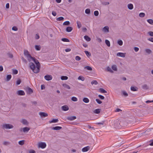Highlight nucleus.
Wrapping results in <instances>:
<instances>
[{"instance_id":"1","label":"nucleus","mask_w":153,"mask_h":153,"mask_svg":"<svg viewBox=\"0 0 153 153\" xmlns=\"http://www.w3.org/2000/svg\"><path fill=\"white\" fill-rule=\"evenodd\" d=\"M31 60L34 61L36 65V67L33 63L30 62L29 64L30 68L34 73L36 74L38 73L39 72L40 70V63L38 61V60L34 57H32V58H30V61Z\"/></svg>"},{"instance_id":"2","label":"nucleus","mask_w":153,"mask_h":153,"mask_svg":"<svg viewBox=\"0 0 153 153\" xmlns=\"http://www.w3.org/2000/svg\"><path fill=\"white\" fill-rule=\"evenodd\" d=\"M24 54L25 56H26L28 61L29 62L30 61V58H32V56L29 53L28 51L26 50L24 51Z\"/></svg>"},{"instance_id":"3","label":"nucleus","mask_w":153,"mask_h":153,"mask_svg":"<svg viewBox=\"0 0 153 153\" xmlns=\"http://www.w3.org/2000/svg\"><path fill=\"white\" fill-rule=\"evenodd\" d=\"M38 146L39 148H41L42 149H44L46 147V145L45 143L41 142L38 143Z\"/></svg>"},{"instance_id":"4","label":"nucleus","mask_w":153,"mask_h":153,"mask_svg":"<svg viewBox=\"0 0 153 153\" xmlns=\"http://www.w3.org/2000/svg\"><path fill=\"white\" fill-rule=\"evenodd\" d=\"M25 90L27 93L29 94H31L33 92V90L29 87L26 88Z\"/></svg>"},{"instance_id":"5","label":"nucleus","mask_w":153,"mask_h":153,"mask_svg":"<svg viewBox=\"0 0 153 153\" xmlns=\"http://www.w3.org/2000/svg\"><path fill=\"white\" fill-rule=\"evenodd\" d=\"M45 79L47 81L51 80L52 79V76L50 75H47L44 76Z\"/></svg>"},{"instance_id":"6","label":"nucleus","mask_w":153,"mask_h":153,"mask_svg":"<svg viewBox=\"0 0 153 153\" xmlns=\"http://www.w3.org/2000/svg\"><path fill=\"white\" fill-rule=\"evenodd\" d=\"M126 53L119 52L117 54V56H120L122 57H124L125 56Z\"/></svg>"},{"instance_id":"7","label":"nucleus","mask_w":153,"mask_h":153,"mask_svg":"<svg viewBox=\"0 0 153 153\" xmlns=\"http://www.w3.org/2000/svg\"><path fill=\"white\" fill-rule=\"evenodd\" d=\"M90 149V147L88 146L83 148L82 150L83 152H85L88 151Z\"/></svg>"},{"instance_id":"8","label":"nucleus","mask_w":153,"mask_h":153,"mask_svg":"<svg viewBox=\"0 0 153 153\" xmlns=\"http://www.w3.org/2000/svg\"><path fill=\"white\" fill-rule=\"evenodd\" d=\"M21 122L23 124L27 126L28 124V123L27 121L25 119L22 120Z\"/></svg>"},{"instance_id":"9","label":"nucleus","mask_w":153,"mask_h":153,"mask_svg":"<svg viewBox=\"0 0 153 153\" xmlns=\"http://www.w3.org/2000/svg\"><path fill=\"white\" fill-rule=\"evenodd\" d=\"M76 116H73L67 117V119L69 120L72 121L76 119Z\"/></svg>"},{"instance_id":"10","label":"nucleus","mask_w":153,"mask_h":153,"mask_svg":"<svg viewBox=\"0 0 153 153\" xmlns=\"http://www.w3.org/2000/svg\"><path fill=\"white\" fill-rule=\"evenodd\" d=\"M62 109L64 111H67L69 109V108L67 105H65L62 107Z\"/></svg>"},{"instance_id":"11","label":"nucleus","mask_w":153,"mask_h":153,"mask_svg":"<svg viewBox=\"0 0 153 153\" xmlns=\"http://www.w3.org/2000/svg\"><path fill=\"white\" fill-rule=\"evenodd\" d=\"M39 114L41 117H46L48 116L47 113L43 112H40Z\"/></svg>"},{"instance_id":"12","label":"nucleus","mask_w":153,"mask_h":153,"mask_svg":"<svg viewBox=\"0 0 153 153\" xmlns=\"http://www.w3.org/2000/svg\"><path fill=\"white\" fill-rule=\"evenodd\" d=\"M17 94L19 95H24L25 93L24 91L22 90H19L17 91Z\"/></svg>"},{"instance_id":"13","label":"nucleus","mask_w":153,"mask_h":153,"mask_svg":"<svg viewBox=\"0 0 153 153\" xmlns=\"http://www.w3.org/2000/svg\"><path fill=\"white\" fill-rule=\"evenodd\" d=\"M2 128L3 129H10V124H6L3 125L2 126Z\"/></svg>"},{"instance_id":"14","label":"nucleus","mask_w":153,"mask_h":153,"mask_svg":"<svg viewBox=\"0 0 153 153\" xmlns=\"http://www.w3.org/2000/svg\"><path fill=\"white\" fill-rule=\"evenodd\" d=\"M62 128V127L60 126H55L54 127H53L52 128V129L55 130H59Z\"/></svg>"},{"instance_id":"15","label":"nucleus","mask_w":153,"mask_h":153,"mask_svg":"<svg viewBox=\"0 0 153 153\" xmlns=\"http://www.w3.org/2000/svg\"><path fill=\"white\" fill-rule=\"evenodd\" d=\"M109 27L107 26L104 27L103 28V30L105 32H108L109 31Z\"/></svg>"},{"instance_id":"16","label":"nucleus","mask_w":153,"mask_h":153,"mask_svg":"<svg viewBox=\"0 0 153 153\" xmlns=\"http://www.w3.org/2000/svg\"><path fill=\"white\" fill-rule=\"evenodd\" d=\"M30 128L27 127H25L23 128H22V130L24 132H27L30 130Z\"/></svg>"},{"instance_id":"17","label":"nucleus","mask_w":153,"mask_h":153,"mask_svg":"<svg viewBox=\"0 0 153 153\" xmlns=\"http://www.w3.org/2000/svg\"><path fill=\"white\" fill-rule=\"evenodd\" d=\"M142 87L144 90H147L149 89V86L146 84L142 85Z\"/></svg>"},{"instance_id":"18","label":"nucleus","mask_w":153,"mask_h":153,"mask_svg":"<svg viewBox=\"0 0 153 153\" xmlns=\"http://www.w3.org/2000/svg\"><path fill=\"white\" fill-rule=\"evenodd\" d=\"M73 30V28L71 27H68L66 28V30L67 32H70Z\"/></svg>"},{"instance_id":"19","label":"nucleus","mask_w":153,"mask_h":153,"mask_svg":"<svg viewBox=\"0 0 153 153\" xmlns=\"http://www.w3.org/2000/svg\"><path fill=\"white\" fill-rule=\"evenodd\" d=\"M101 110V109L100 108L97 109L94 111V112L95 113L98 114L100 113Z\"/></svg>"},{"instance_id":"20","label":"nucleus","mask_w":153,"mask_h":153,"mask_svg":"<svg viewBox=\"0 0 153 153\" xmlns=\"http://www.w3.org/2000/svg\"><path fill=\"white\" fill-rule=\"evenodd\" d=\"M128 9L131 10L133 8V5L131 4H129L128 5Z\"/></svg>"},{"instance_id":"21","label":"nucleus","mask_w":153,"mask_h":153,"mask_svg":"<svg viewBox=\"0 0 153 153\" xmlns=\"http://www.w3.org/2000/svg\"><path fill=\"white\" fill-rule=\"evenodd\" d=\"M59 120L58 119H53L51 121H49V123H57L58 122Z\"/></svg>"},{"instance_id":"22","label":"nucleus","mask_w":153,"mask_h":153,"mask_svg":"<svg viewBox=\"0 0 153 153\" xmlns=\"http://www.w3.org/2000/svg\"><path fill=\"white\" fill-rule=\"evenodd\" d=\"M76 24L77 25V26L78 27V28H80L82 26V25L81 24V23L79 21H76Z\"/></svg>"},{"instance_id":"23","label":"nucleus","mask_w":153,"mask_h":153,"mask_svg":"<svg viewBox=\"0 0 153 153\" xmlns=\"http://www.w3.org/2000/svg\"><path fill=\"white\" fill-rule=\"evenodd\" d=\"M99 91L102 93H107V92L104 89L102 88H100L99 89Z\"/></svg>"},{"instance_id":"24","label":"nucleus","mask_w":153,"mask_h":153,"mask_svg":"<svg viewBox=\"0 0 153 153\" xmlns=\"http://www.w3.org/2000/svg\"><path fill=\"white\" fill-rule=\"evenodd\" d=\"M83 101L85 103H88L89 102V100L87 98L85 97L83 99Z\"/></svg>"},{"instance_id":"25","label":"nucleus","mask_w":153,"mask_h":153,"mask_svg":"<svg viewBox=\"0 0 153 153\" xmlns=\"http://www.w3.org/2000/svg\"><path fill=\"white\" fill-rule=\"evenodd\" d=\"M84 37L85 39L88 42L90 41L91 40V38L88 36H85Z\"/></svg>"},{"instance_id":"26","label":"nucleus","mask_w":153,"mask_h":153,"mask_svg":"<svg viewBox=\"0 0 153 153\" xmlns=\"http://www.w3.org/2000/svg\"><path fill=\"white\" fill-rule=\"evenodd\" d=\"M63 86L65 88L68 89H70V86L66 84H64L63 85Z\"/></svg>"},{"instance_id":"27","label":"nucleus","mask_w":153,"mask_h":153,"mask_svg":"<svg viewBox=\"0 0 153 153\" xmlns=\"http://www.w3.org/2000/svg\"><path fill=\"white\" fill-rule=\"evenodd\" d=\"M146 52L148 54H150L152 53V51L149 49H146L145 50Z\"/></svg>"},{"instance_id":"28","label":"nucleus","mask_w":153,"mask_h":153,"mask_svg":"<svg viewBox=\"0 0 153 153\" xmlns=\"http://www.w3.org/2000/svg\"><path fill=\"white\" fill-rule=\"evenodd\" d=\"M137 88L136 87L131 86V90L132 91H137Z\"/></svg>"},{"instance_id":"29","label":"nucleus","mask_w":153,"mask_h":153,"mask_svg":"<svg viewBox=\"0 0 153 153\" xmlns=\"http://www.w3.org/2000/svg\"><path fill=\"white\" fill-rule=\"evenodd\" d=\"M18 71L16 69H12V74H18Z\"/></svg>"},{"instance_id":"30","label":"nucleus","mask_w":153,"mask_h":153,"mask_svg":"<svg viewBox=\"0 0 153 153\" xmlns=\"http://www.w3.org/2000/svg\"><path fill=\"white\" fill-rule=\"evenodd\" d=\"M78 79L81 80L82 81H84L85 79V78L82 76H79L78 78Z\"/></svg>"},{"instance_id":"31","label":"nucleus","mask_w":153,"mask_h":153,"mask_svg":"<svg viewBox=\"0 0 153 153\" xmlns=\"http://www.w3.org/2000/svg\"><path fill=\"white\" fill-rule=\"evenodd\" d=\"M105 43L107 46L108 47H110V42L108 40L106 39L105 40Z\"/></svg>"},{"instance_id":"32","label":"nucleus","mask_w":153,"mask_h":153,"mask_svg":"<svg viewBox=\"0 0 153 153\" xmlns=\"http://www.w3.org/2000/svg\"><path fill=\"white\" fill-rule=\"evenodd\" d=\"M107 71L111 73H113V71L112 70L111 68L109 67H108L107 68Z\"/></svg>"},{"instance_id":"33","label":"nucleus","mask_w":153,"mask_h":153,"mask_svg":"<svg viewBox=\"0 0 153 153\" xmlns=\"http://www.w3.org/2000/svg\"><path fill=\"white\" fill-rule=\"evenodd\" d=\"M68 79V77L66 76H62L61 77V79L62 80H67Z\"/></svg>"},{"instance_id":"34","label":"nucleus","mask_w":153,"mask_h":153,"mask_svg":"<svg viewBox=\"0 0 153 153\" xmlns=\"http://www.w3.org/2000/svg\"><path fill=\"white\" fill-rule=\"evenodd\" d=\"M90 12H91L89 8L86 9L85 11V13L87 14H90Z\"/></svg>"},{"instance_id":"35","label":"nucleus","mask_w":153,"mask_h":153,"mask_svg":"<svg viewBox=\"0 0 153 153\" xmlns=\"http://www.w3.org/2000/svg\"><path fill=\"white\" fill-rule=\"evenodd\" d=\"M70 22L68 21H66L64 22L63 23V25H70Z\"/></svg>"},{"instance_id":"36","label":"nucleus","mask_w":153,"mask_h":153,"mask_svg":"<svg viewBox=\"0 0 153 153\" xmlns=\"http://www.w3.org/2000/svg\"><path fill=\"white\" fill-rule=\"evenodd\" d=\"M112 69L114 71H117V68L116 65H113L112 66Z\"/></svg>"},{"instance_id":"37","label":"nucleus","mask_w":153,"mask_h":153,"mask_svg":"<svg viewBox=\"0 0 153 153\" xmlns=\"http://www.w3.org/2000/svg\"><path fill=\"white\" fill-rule=\"evenodd\" d=\"M84 68L86 69L87 70H89V71H91L92 70V68L91 67L89 66H85V67Z\"/></svg>"},{"instance_id":"38","label":"nucleus","mask_w":153,"mask_h":153,"mask_svg":"<svg viewBox=\"0 0 153 153\" xmlns=\"http://www.w3.org/2000/svg\"><path fill=\"white\" fill-rule=\"evenodd\" d=\"M147 21L150 24L153 25V20L152 19H149Z\"/></svg>"},{"instance_id":"39","label":"nucleus","mask_w":153,"mask_h":153,"mask_svg":"<svg viewBox=\"0 0 153 153\" xmlns=\"http://www.w3.org/2000/svg\"><path fill=\"white\" fill-rule=\"evenodd\" d=\"M145 16V14L143 13H140L139 14V16L140 17H143Z\"/></svg>"},{"instance_id":"40","label":"nucleus","mask_w":153,"mask_h":153,"mask_svg":"<svg viewBox=\"0 0 153 153\" xmlns=\"http://www.w3.org/2000/svg\"><path fill=\"white\" fill-rule=\"evenodd\" d=\"M35 48L36 50L37 51L40 50L41 49L40 45H36L35 46Z\"/></svg>"},{"instance_id":"41","label":"nucleus","mask_w":153,"mask_h":153,"mask_svg":"<svg viewBox=\"0 0 153 153\" xmlns=\"http://www.w3.org/2000/svg\"><path fill=\"white\" fill-rule=\"evenodd\" d=\"M25 140H22L19 142V144L21 145H23L24 144Z\"/></svg>"},{"instance_id":"42","label":"nucleus","mask_w":153,"mask_h":153,"mask_svg":"<svg viewBox=\"0 0 153 153\" xmlns=\"http://www.w3.org/2000/svg\"><path fill=\"white\" fill-rule=\"evenodd\" d=\"M71 100L74 102H76L78 100L77 98L74 97H72Z\"/></svg>"},{"instance_id":"43","label":"nucleus","mask_w":153,"mask_h":153,"mask_svg":"<svg viewBox=\"0 0 153 153\" xmlns=\"http://www.w3.org/2000/svg\"><path fill=\"white\" fill-rule=\"evenodd\" d=\"M91 84L92 85L94 84L97 85L98 84V82L96 80H93L92 81Z\"/></svg>"},{"instance_id":"44","label":"nucleus","mask_w":153,"mask_h":153,"mask_svg":"<svg viewBox=\"0 0 153 153\" xmlns=\"http://www.w3.org/2000/svg\"><path fill=\"white\" fill-rule=\"evenodd\" d=\"M64 18L63 17H60L56 18L57 21H62L64 20Z\"/></svg>"},{"instance_id":"45","label":"nucleus","mask_w":153,"mask_h":153,"mask_svg":"<svg viewBox=\"0 0 153 153\" xmlns=\"http://www.w3.org/2000/svg\"><path fill=\"white\" fill-rule=\"evenodd\" d=\"M84 52L88 56H91V54L89 52L87 51H85Z\"/></svg>"},{"instance_id":"46","label":"nucleus","mask_w":153,"mask_h":153,"mask_svg":"<svg viewBox=\"0 0 153 153\" xmlns=\"http://www.w3.org/2000/svg\"><path fill=\"white\" fill-rule=\"evenodd\" d=\"M123 94L126 97L128 96V93L125 91H122Z\"/></svg>"},{"instance_id":"47","label":"nucleus","mask_w":153,"mask_h":153,"mask_svg":"<svg viewBox=\"0 0 153 153\" xmlns=\"http://www.w3.org/2000/svg\"><path fill=\"white\" fill-rule=\"evenodd\" d=\"M61 40L65 42H69V39H68L66 38H62V39Z\"/></svg>"},{"instance_id":"48","label":"nucleus","mask_w":153,"mask_h":153,"mask_svg":"<svg viewBox=\"0 0 153 153\" xmlns=\"http://www.w3.org/2000/svg\"><path fill=\"white\" fill-rule=\"evenodd\" d=\"M96 101L99 104H101L102 103V102L99 99H96Z\"/></svg>"},{"instance_id":"49","label":"nucleus","mask_w":153,"mask_h":153,"mask_svg":"<svg viewBox=\"0 0 153 153\" xmlns=\"http://www.w3.org/2000/svg\"><path fill=\"white\" fill-rule=\"evenodd\" d=\"M118 43L120 45H123V41L121 40H119L118 41Z\"/></svg>"},{"instance_id":"50","label":"nucleus","mask_w":153,"mask_h":153,"mask_svg":"<svg viewBox=\"0 0 153 153\" xmlns=\"http://www.w3.org/2000/svg\"><path fill=\"white\" fill-rule=\"evenodd\" d=\"M109 3L107 2H104L102 3V4L103 5H109Z\"/></svg>"},{"instance_id":"51","label":"nucleus","mask_w":153,"mask_h":153,"mask_svg":"<svg viewBox=\"0 0 153 153\" xmlns=\"http://www.w3.org/2000/svg\"><path fill=\"white\" fill-rule=\"evenodd\" d=\"M99 12L98 11H94V14L95 16H97L99 15Z\"/></svg>"},{"instance_id":"52","label":"nucleus","mask_w":153,"mask_h":153,"mask_svg":"<svg viewBox=\"0 0 153 153\" xmlns=\"http://www.w3.org/2000/svg\"><path fill=\"white\" fill-rule=\"evenodd\" d=\"M12 30H13L17 31L18 30V28L14 26L12 28Z\"/></svg>"},{"instance_id":"53","label":"nucleus","mask_w":153,"mask_h":153,"mask_svg":"<svg viewBox=\"0 0 153 153\" xmlns=\"http://www.w3.org/2000/svg\"><path fill=\"white\" fill-rule=\"evenodd\" d=\"M75 59L77 61H79L81 59V58L79 56H76L75 57Z\"/></svg>"},{"instance_id":"54","label":"nucleus","mask_w":153,"mask_h":153,"mask_svg":"<svg viewBox=\"0 0 153 153\" xmlns=\"http://www.w3.org/2000/svg\"><path fill=\"white\" fill-rule=\"evenodd\" d=\"M98 97L101 99H102V100H103L105 98V97H104L101 95H98Z\"/></svg>"},{"instance_id":"55","label":"nucleus","mask_w":153,"mask_h":153,"mask_svg":"<svg viewBox=\"0 0 153 153\" xmlns=\"http://www.w3.org/2000/svg\"><path fill=\"white\" fill-rule=\"evenodd\" d=\"M21 82V80L20 79H19L16 82V83L17 85H19Z\"/></svg>"},{"instance_id":"56","label":"nucleus","mask_w":153,"mask_h":153,"mask_svg":"<svg viewBox=\"0 0 153 153\" xmlns=\"http://www.w3.org/2000/svg\"><path fill=\"white\" fill-rule=\"evenodd\" d=\"M148 40L151 42H153V38L150 37L148 39Z\"/></svg>"},{"instance_id":"57","label":"nucleus","mask_w":153,"mask_h":153,"mask_svg":"<svg viewBox=\"0 0 153 153\" xmlns=\"http://www.w3.org/2000/svg\"><path fill=\"white\" fill-rule=\"evenodd\" d=\"M134 50L135 52H137L139 51V48L137 47H135L134 48Z\"/></svg>"},{"instance_id":"58","label":"nucleus","mask_w":153,"mask_h":153,"mask_svg":"<svg viewBox=\"0 0 153 153\" xmlns=\"http://www.w3.org/2000/svg\"><path fill=\"white\" fill-rule=\"evenodd\" d=\"M148 34L150 36H153V32L149 31L148 32Z\"/></svg>"},{"instance_id":"59","label":"nucleus","mask_w":153,"mask_h":153,"mask_svg":"<svg viewBox=\"0 0 153 153\" xmlns=\"http://www.w3.org/2000/svg\"><path fill=\"white\" fill-rule=\"evenodd\" d=\"M104 123V121H102L101 122H100L97 123H96V124H98V125H100V124L103 125Z\"/></svg>"},{"instance_id":"60","label":"nucleus","mask_w":153,"mask_h":153,"mask_svg":"<svg viewBox=\"0 0 153 153\" xmlns=\"http://www.w3.org/2000/svg\"><path fill=\"white\" fill-rule=\"evenodd\" d=\"M52 14L54 16H56V12H55L54 11H53L52 13Z\"/></svg>"},{"instance_id":"61","label":"nucleus","mask_w":153,"mask_h":153,"mask_svg":"<svg viewBox=\"0 0 153 153\" xmlns=\"http://www.w3.org/2000/svg\"><path fill=\"white\" fill-rule=\"evenodd\" d=\"M9 144V143L8 142L4 141L3 143V144L5 145H8Z\"/></svg>"},{"instance_id":"62","label":"nucleus","mask_w":153,"mask_h":153,"mask_svg":"<svg viewBox=\"0 0 153 153\" xmlns=\"http://www.w3.org/2000/svg\"><path fill=\"white\" fill-rule=\"evenodd\" d=\"M39 38V36L38 34H36L35 36V39H38Z\"/></svg>"},{"instance_id":"63","label":"nucleus","mask_w":153,"mask_h":153,"mask_svg":"<svg viewBox=\"0 0 153 153\" xmlns=\"http://www.w3.org/2000/svg\"><path fill=\"white\" fill-rule=\"evenodd\" d=\"M146 102L147 103H149L153 102V100H152V101L147 100V101H146Z\"/></svg>"},{"instance_id":"64","label":"nucleus","mask_w":153,"mask_h":153,"mask_svg":"<svg viewBox=\"0 0 153 153\" xmlns=\"http://www.w3.org/2000/svg\"><path fill=\"white\" fill-rule=\"evenodd\" d=\"M29 153H36L35 151L34 150H30L29 151Z\"/></svg>"}]
</instances>
